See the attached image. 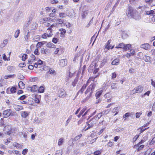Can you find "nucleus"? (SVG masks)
Segmentation results:
<instances>
[{
    "instance_id": "1",
    "label": "nucleus",
    "mask_w": 155,
    "mask_h": 155,
    "mask_svg": "<svg viewBox=\"0 0 155 155\" xmlns=\"http://www.w3.org/2000/svg\"><path fill=\"white\" fill-rule=\"evenodd\" d=\"M126 14L128 17H131L136 20H140L141 18L140 13L130 6H129L126 10Z\"/></svg>"
},
{
    "instance_id": "2",
    "label": "nucleus",
    "mask_w": 155,
    "mask_h": 155,
    "mask_svg": "<svg viewBox=\"0 0 155 155\" xmlns=\"http://www.w3.org/2000/svg\"><path fill=\"white\" fill-rule=\"evenodd\" d=\"M153 10H151L149 11H145L144 14L150 15V16L152 17L151 18V20L153 22H155V13H154Z\"/></svg>"
},
{
    "instance_id": "3",
    "label": "nucleus",
    "mask_w": 155,
    "mask_h": 155,
    "mask_svg": "<svg viewBox=\"0 0 155 155\" xmlns=\"http://www.w3.org/2000/svg\"><path fill=\"white\" fill-rule=\"evenodd\" d=\"M96 86V84L94 83L92 84H91L89 85V87L91 88V92H90L89 96H87L86 98H85V99L84 100V101L85 100V101H86L91 96V94L94 90Z\"/></svg>"
},
{
    "instance_id": "4",
    "label": "nucleus",
    "mask_w": 155,
    "mask_h": 155,
    "mask_svg": "<svg viewBox=\"0 0 155 155\" xmlns=\"http://www.w3.org/2000/svg\"><path fill=\"white\" fill-rule=\"evenodd\" d=\"M18 134V130L16 128H12L10 129V137L15 136Z\"/></svg>"
},
{
    "instance_id": "5",
    "label": "nucleus",
    "mask_w": 155,
    "mask_h": 155,
    "mask_svg": "<svg viewBox=\"0 0 155 155\" xmlns=\"http://www.w3.org/2000/svg\"><path fill=\"white\" fill-rule=\"evenodd\" d=\"M11 107L14 108L17 111H19L23 109V107L22 106L20 105H15L14 104H12Z\"/></svg>"
},
{
    "instance_id": "6",
    "label": "nucleus",
    "mask_w": 155,
    "mask_h": 155,
    "mask_svg": "<svg viewBox=\"0 0 155 155\" xmlns=\"http://www.w3.org/2000/svg\"><path fill=\"white\" fill-rule=\"evenodd\" d=\"M7 80H4L2 78L0 79V87H2L7 85Z\"/></svg>"
},
{
    "instance_id": "7",
    "label": "nucleus",
    "mask_w": 155,
    "mask_h": 155,
    "mask_svg": "<svg viewBox=\"0 0 155 155\" xmlns=\"http://www.w3.org/2000/svg\"><path fill=\"white\" fill-rule=\"evenodd\" d=\"M60 93L59 94V97H60L64 98L67 95L66 92L64 91V89H61L60 90Z\"/></svg>"
},
{
    "instance_id": "8",
    "label": "nucleus",
    "mask_w": 155,
    "mask_h": 155,
    "mask_svg": "<svg viewBox=\"0 0 155 155\" xmlns=\"http://www.w3.org/2000/svg\"><path fill=\"white\" fill-rule=\"evenodd\" d=\"M143 87L141 86H139L135 87L133 91H135L136 93H140L143 91Z\"/></svg>"
},
{
    "instance_id": "9",
    "label": "nucleus",
    "mask_w": 155,
    "mask_h": 155,
    "mask_svg": "<svg viewBox=\"0 0 155 155\" xmlns=\"http://www.w3.org/2000/svg\"><path fill=\"white\" fill-rule=\"evenodd\" d=\"M135 54V51L134 50L131 49L130 51V53H127L126 55L125 56L128 58H129L131 56H133Z\"/></svg>"
},
{
    "instance_id": "10",
    "label": "nucleus",
    "mask_w": 155,
    "mask_h": 155,
    "mask_svg": "<svg viewBox=\"0 0 155 155\" xmlns=\"http://www.w3.org/2000/svg\"><path fill=\"white\" fill-rule=\"evenodd\" d=\"M140 47L145 49V50H147L150 49V45L149 44L146 43L141 45L140 46Z\"/></svg>"
},
{
    "instance_id": "11",
    "label": "nucleus",
    "mask_w": 155,
    "mask_h": 155,
    "mask_svg": "<svg viewBox=\"0 0 155 155\" xmlns=\"http://www.w3.org/2000/svg\"><path fill=\"white\" fill-rule=\"evenodd\" d=\"M3 117L7 118L10 116V109L6 110L4 111L3 113Z\"/></svg>"
},
{
    "instance_id": "12",
    "label": "nucleus",
    "mask_w": 155,
    "mask_h": 155,
    "mask_svg": "<svg viewBox=\"0 0 155 155\" xmlns=\"http://www.w3.org/2000/svg\"><path fill=\"white\" fill-rule=\"evenodd\" d=\"M67 64V61L65 59H62L59 62V64L61 67H63L66 66Z\"/></svg>"
},
{
    "instance_id": "13",
    "label": "nucleus",
    "mask_w": 155,
    "mask_h": 155,
    "mask_svg": "<svg viewBox=\"0 0 155 155\" xmlns=\"http://www.w3.org/2000/svg\"><path fill=\"white\" fill-rule=\"evenodd\" d=\"M89 123L93 126L95 124L96 122V116L92 118L90 120L88 121Z\"/></svg>"
},
{
    "instance_id": "14",
    "label": "nucleus",
    "mask_w": 155,
    "mask_h": 155,
    "mask_svg": "<svg viewBox=\"0 0 155 155\" xmlns=\"http://www.w3.org/2000/svg\"><path fill=\"white\" fill-rule=\"evenodd\" d=\"M10 127L9 125L6 126L5 127L3 131L5 132V133L8 135L10 134Z\"/></svg>"
},
{
    "instance_id": "15",
    "label": "nucleus",
    "mask_w": 155,
    "mask_h": 155,
    "mask_svg": "<svg viewBox=\"0 0 155 155\" xmlns=\"http://www.w3.org/2000/svg\"><path fill=\"white\" fill-rule=\"evenodd\" d=\"M87 85V84H84L83 86L81 88L77 93V94L78 95L79 93H81V94H82L83 93L84 89L86 88Z\"/></svg>"
},
{
    "instance_id": "16",
    "label": "nucleus",
    "mask_w": 155,
    "mask_h": 155,
    "mask_svg": "<svg viewBox=\"0 0 155 155\" xmlns=\"http://www.w3.org/2000/svg\"><path fill=\"white\" fill-rule=\"evenodd\" d=\"M143 59L146 62H151V58L148 56L147 55H144L143 57Z\"/></svg>"
},
{
    "instance_id": "17",
    "label": "nucleus",
    "mask_w": 155,
    "mask_h": 155,
    "mask_svg": "<svg viewBox=\"0 0 155 155\" xmlns=\"http://www.w3.org/2000/svg\"><path fill=\"white\" fill-rule=\"evenodd\" d=\"M56 21H56L57 22V23L58 24H63L64 22V20L60 19L59 18H56L55 19ZM54 19H53L52 21L54 22L55 21L54 20Z\"/></svg>"
},
{
    "instance_id": "18",
    "label": "nucleus",
    "mask_w": 155,
    "mask_h": 155,
    "mask_svg": "<svg viewBox=\"0 0 155 155\" xmlns=\"http://www.w3.org/2000/svg\"><path fill=\"white\" fill-rule=\"evenodd\" d=\"M68 15L71 17H74L75 16V13L74 10L73 9L70 10Z\"/></svg>"
},
{
    "instance_id": "19",
    "label": "nucleus",
    "mask_w": 155,
    "mask_h": 155,
    "mask_svg": "<svg viewBox=\"0 0 155 155\" xmlns=\"http://www.w3.org/2000/svg\"><path fill=\"white\" fill-rule=\"evenodd\" d=\"M18 86L20 88L23 89L25 87V84L22 81H20L18 83Z\"/></svg>"
},
{
    "instance_id": "20",
    "label": "nucleus",
    "mask_w": 155,
    "mask_h": 155,
    "mask_svg": "<svg viewBox=\"0 0 155 155\" xmlns=\"http://www.w3.org/2000/svg\"><path fill=\"white\" fill-rule=\"evenodd\" d=\"M8 41L7 39H5L3 41V42H2L0 44V47L1 48H3L7 44Z\"/></svg>"
},
{
    "instance_id": "21",
    "label": "nucleus",
    "mask_w": 155,
    "mask_h": 155,
    "mask_svg": "<svg viewBox=\"0 0 155 155\" xmlns=\"http://www.w3.org/2000/svg\"><path fill=\"white\" fill-rule=\"evenodd\" d=\"M88 13L87 11H85L82 12L81 13V16L82 19H84L85 18L86 15H87Z\"/></svg>"
},
{
    "instance_id": "22",
    "label": "nucleus",
    "mask_w": 155,
    "mask_h": 155,
    "mask_svg": "<svg viewBox=\"0 0 155 155\" xmlns=\"http://www.w3.org/2000/svg\"><path fill=\"white\" fill-rule=\"evenodd\" d=\"M119 62V59L116 58L111 63V64L113 65H116Z\"/></svg>"
},
{
    "instance_id": "23",
    "label": "nucleus",
    "mask_w": 155,
    "mask_h": 155,
    "mask_svg": "<svg viewBox=\"0 0 155 155\" xmlns=\"http://www.w3.org/2000/svg\"><path fill=\"white\" fill-rule=\"evenodd\" d=\"M46 43V42L43 41L42 42H38L36 45V47L37 48H40L41 46Z\"/></svg>"
},
{
    "instance_id": "24",
    "label": "nucleus",
    "mask_w": 155,
    "mask_h": 155,
    "mask_svg": "<svg viewBox=\"0 0 155 155\" xmlns=\"http://www.w3.org/2000/svg\"><path fill=\"white\" fill-rule=\"evenodd\" d=\"M103 92V91L101 90L97 92L95 95V96L97 97V98H99L101 94Z\"/></svg>"
},
{
    "instance_id": "25",
    "label": "nucleus",
    "mask_w": 155,
    "mask_h": 155,
    "mask_svg": "<svg viewBox=\"0 0 155 155\" xmlns=\"http://www.w3.org/2000/svg\"><path fill=\"white\" fill-rule=\"evenodd\" d=\"M131 45L130 44H124V46L123 48V49L125 51L130 49V48L131 47Z\"/></svg>"
},
{
    "instance_id": "26",
    "label": "nucleus",
    "mask_w": 155,
    "mask_h": 155,
    "mask_svg": "<svg viewBox=\"0 0 155 155\" xmlns=\"http://www.w3.org/2000/svg\"><path fill=\"white\" fill-rule=\"evenodd\" d=\"M124 46V44L123 43H121L118 44V45H117L115 47L116 48H123Z\"/></svg>"
},
{
    "instance_id": "27",
    "label": "nucleus",
    "mask_w": 155,
    "mask_h": 155,
    "mask_svg": "<svg viewBox=\"0 0 155 155\" xmlns=\"http://www.w3.org/2000/svg\"><path fill=\"white\" fill-rule=\"evenodd\" d=\"M38 91L39 93H43L44 91V87L43 86H41L39 88H38Z\"/></svg>"
},
{
    "instance_id": "28",
    "label": "nucleus",
    "mask_w": 155,
    "mask_h": 155,
    "mask_svg": "<svg viewBox=\"0 0 155 155\" xmlns=\"http://www.w3.org/2000/svg\"><path fill=\"white\" fill-rule=\"evenodd\" d=\"M16 91V86L12 87L10 88V92L12 93H15Z\"/></svg>"
},
{
    "instance_id": "29",
    "label": "nucleus",
    "mask_w": 155,
    "mask_h": 155,
    "mask_svg": "<svg viewBox=\"0 0 155 155\" xmlns=\"http://www.w3.org/2000/svg\"><path fill=\"white\" fill-rule=\"evenodd\" d=\"M32 92H36L38 89V87L36 85H34L32 86Z\"/></svg>"
},
{
    "instance_id": "30",
    "label": "nucleus",
    "mask_w": 155,
    "mask_h": 155,
    "mask_svg": "<svg viewBox=\"0 0 155 155\" xmlns=\"http://www.w3.org/2000/svg\"><path fill=\"white\" fill-rule=\"evenodd\" d=\"M78 78H77V77H76L75 78L74 81L72 82V85L73 86V87H74L76 85V84L78 82Z\"/></svg>"
},
{
    "instance_id": "31",
    "label": "nucleus",
    "mask_w": 155,
    "mask_h": 155,
    "mask_svg": "<svg viewBox=\"0 0 155 155\" xmlns=\"http://www.w3.org/2000/svg\"><path fill=\"white\" fill-rule=\"evenodd\" d=\"M117 85L116 83H112L111 84V88L113 89L117 88Z\"/></svg>"
},
{
    "instance_id": "32",
    "label": "nucleus",
    "mask_w": 155,
    "mask_h": 155,
    "mask_svg": "<svg viewBox=\"0 0 155 155\" xmlns=\"http://www.w3.org/2000/svg\"><path fill=\"white\" fill-rule=\"evenodd\" d=\"M111 42V40H108L106 43V45L105 46V48L107 49L108 50L110 49V46L109 45H110V44Z\"/></svg>"
},
{
    "instance_id": "33",
    "label": "nucleus",
    "mask_w": 155,
    "mask_h": 155,
    "mask_svg": "<svg viewBox=\"0 0 155 155\" xmlns=\"http://www.w3.org/2000/svg\"><path fill=\"white\" fill-rule=\"evenodd\" d=\"M2 58L5 61H9L10 60V59H9V56L7 58V56L5 54H3Z\"/></svg>"
},
{
    "instance_id": "34",
    "label": "nucleus",
    "mask_w": 155,
    "mask_h": 155,
    "mask_svg": "<svg viewBox=\"0 0 155 155\" xmlns=\"http://www.w3.org/2000/svg\"><path fill=\"white\" fill-rule=\"evenodd\" d=\"M29 33V31H28V32L26 31L25 33V41H27L28 37H29V35H28V33Z\"/></svg>"
},
{
    "instance_id": "35",
    "label": "nucleus",
    "mask_w": 155,
    "mask_h": 155,
    "mask_svg": "<svg viewBox=\"0 0 155 155\" xmlns=\"http://www.w3.org/2000/svg\"><path fill=\"white\" fill-rule=\"evenodd\" d=\"M21 115L22 117L25 118L28 116V114L27 112L24 111L21 113Z\"/></svg>"
},
{
    "instance_id": "36",
    "label": "nucleus",
    "mask_w": 155,
    "mask_h": 155,
    "mask_svg": "<svg viewBox=\"0 0 155 155\" xmlns=\"http://www.w3.org/2000/svg\"><path fill=\"white\" fill-rule=\"evenodd\" d=\"M19 33H20L19 30H17L15 32V34L14 36H15V38H17L18 37Z\"/></svg>"
},
{
    "instance_id": "37",
    "label": "nucleus",
    "mask_w": 155,
    "mask_h": 155,
    "mask_svg": "<svg viewBox=\"0 0 155 155\" xmlns=\"http://www.w3.org/2000/svg\"><path fill=\"white\" fill-rule=\"evenodd\" d=\"M59 31H61L62 32L61 33V35H64V34H65L66 33V30L65 29L63 28H61L59 29Z\"/></svg>"
},
{
    "instance_id": "38",
    "label": "nucleus",
    "mask_w": 155,
    "mask_h": 155,
    "mask_svg": "<svg viewBox=\"0 0 155 155\" xmlns=\"http://www.w3.org/2000/svg\"><path fill=\"white\" fill-rule=\"evenodd\" d=\"M63 139L61 138L60 139L58 140V145L59 146H61L63 143Z\"/></svg>"
},
{
    "instance_id": "39",
    "label": "nucleus",
    "mask_w": 155,
    "mask_h": 155,
    "mask_svg": "<svg viewBox=\"0 0 155 155\" xmlns=\"http://www.w3.org/2000/svg\"><path fill=\"white\" fill-rule=\"evenodd\" d=\"M96 38L95 37V36H94V35H93L91 38V42H92V41L94 40L93 41V42L92 43V45H93L94 44V42H95V41L96 40Z\"/></svg>"
},
{
    "instance_id": "40",
    "label": "nucleus",
    "mask_w": 155,
    "mask_h": 155,
    "mask_svg": "<svg viewBox=\"0 0 155 155\" xmlns=\"http://www.w3.org/2000/svg\"><path fill=\"white\" fill-rule=\"evenodd\" d=\"M27 55L26 54H24L22 56V59L23 61H25L27 58Z\"/></svg>"
},
{
    "instance_id": "41",
    "label": "nucleus",
    "mask_w": 155,
    "mask_h": 155,
    "mask_svg": "<svg viewBox=\"0 0 155 155\" xmlns=\"http://www.w3.org/2000/svg\"><path fill=\"white\" fill-rule=\"evenodd\" d=\"M110 93H107L104 95V97L105 98H108L110 97Z\"/></svg>"
},
{
    "instance_id": "42",
    "label": "nucleus",
    "mask_w": 155,
    "mask_h": 155,
    "mask_svg": "<svg viewBox=\"0 0 155 155\" xmlns=\"http://www.w3.org/2000/svg\"><path fill=\"white\" fill-rule=\"evenodd\" d=\"M34 53L36 55H39L40 53L38 51V48H36L35 49V51H34Z\"/></svg>"
},
{
    "instance_id": "43",
    "label": "nucleus",
    "mask_w": 155,
    "mask_h": 155,
    "mask_svg": "<svg viewBox=\"0 0 155 155\" xmlns=\"http://www.w3.org/2000/svg\"><path fill=\"white\" fill-rule=\"evenodd\" d=\"M148 128H149V127H148L147 128H144L143 127H141L140 128V132L141 133H142L144 131H145V130H146V129H147Z\"/></svg>"
},
{
    "instance_id": "44",
    "label": "nucleus",
    "mask_w": 155,
    "mask_h": 155,
    "mask_svg": "<svg viewBox=\"0 0 155 155\" xmlns=\"http://www.w3.org/2000/svg\"><path fill=\"white\" fill-rule=\"evenodd\" d=\"M107 59H104L101 63V65L104 66L107 62Z\"/></svg>"
},
{
    "instance_id": "45",
    "label": "nucleus",
    "mask_w": 155,
    "mask_h": 155,
    "mask_svg": "<svg viewBox=\"0 0 155 155\" xmlns=\"http://www.w3.org/2000/svg\"><path fill=\"white\" fill-rule=\"evenodd\" d=\"M54 72V71L50 68L49 69V71H48L47 73H49L51 74H53Z\"/></svg>"
},
{
    "instance_id": "46",
    "label": "nucleus",
    "mask_w": 155,
    "mask_h": 155,
    "mask_svg": "<svg viewBox=\"0 0 155 155\" xmlns=\"http://www.w3.org/2000/svg\"><path fill=\"white\" fill-rule=\"evenodd\" d=\"M26 98V96L25 95H23L19 97L18 98V100H23L25 99Z\"/></svg>"
},
{
    "instance_id": "47",
    "label": "nucleus",
    "mask_w": 155,
    "mask_h": 155,
    "mask_svg": "<svg viewBox=\"0 0 155 155\" xmlns=\"http://www.w3.org/2000/svg\"><path fill=\"white\" fill-rule=\"evenodd\" d=\"M28 152V150L27 149H25L23 150L22 151V154L23 155H25Z\"/></svg>"
},
{
    "instance_id": "48",
    "label": "nucleus",
    "mask_w": 155,
    "mask_h": 155,
    "mask_svg": "<svg viewBox=\"0 0 155 155\" xmlns=\"http://www.w3.org/2000/svg\"><path fill=\"white\" fill-rule=\"evenodd\" d=\"M35 101L36 103H39L40 102V100L39 98L37 96L35 97Z\"/></svg>"
},
{
    "instance_id": "49",
    "label": "nucleus",
    "mask_w": 155,
    "mask_h": 155,
    "mask_svg": "<svg viewBox=\"0 0 155 155\" xmlns=\"http://www.w3.org/2000/svg\"><path fill=\"white\" fill-rule=\"evenodd\" d=\"M58 39L56 38H54L52 40V42L55 44H56L58 42Z\"/></svg>"
},
{
    "instance_id": "50",
    "label": "nucleus",
    "mask_w": 155,
    "mask_h": 155,
    "mask_svg": "<svg viewBox=\"0 0 155 155\" xmlns=\"http://www.w3.org/2000/svg\"><path fill=\"white\" fill-rule=\"evenodd\" d=\"M142 114V113L137 112L136 113V117L137 118H139L140 117V115Z\"/></svg>"
},
{
    "instance_id": "51",
    "label": "nucleus",
    "mask_w": 155,
    "mask_h": 155,
    "mask_svg": "<svg viewBox=\"0 0 155 155\" xmlns=\"http://www.w3.org/2000/svg\"><path fill=\"white\" fill-rule=\"evenodd\" d=\"M47 50H48V49H45L44 48H41V52L42 54H45V51H46Z\"/></svg>"
},
{
    "instance_id": "52",
    "label": "nucleus",
    "mask_w": 155,
    "mask_h": 155,
    "mask_svg": "<svg viewBox=\"0 0 155 155\" xmlns=\"http://www.w3.org/2000/svg\"><path fill=\"white\" fill-rule=\"evenodd\" d=\"M31 58L32 60H33L34 61H35L36 59V58L35 56L33 54H31Z\"/></svg>"
},
{
    "instance_id": "53",
    "label": "nucleus",
    "mask_w": 155,
    "mask_h": 155,
    "mask_svg": "<svg viewBox=\"0 0 155 155\" xmlns=\"http://www.w3.org/2000/svg\"><path fill=\"white\" fill-rule=\"evenodd\" d=\"M130 114L129 113H126L123 116V118H125L126 117H128L129 116H130Z\"/></svg>"
},
{
    "instance_id": "54",
    "label": "nucleus",
    "mask_w": 155,
    "mask_h": 155,
    "mask_svg": "<svg viewBox=\"0 0 155 155\" xmlns=\"http://www.w3.org/2000/svg\"><path fill=\"white\" fill-rule=\"evenodd\" d=\"M65 14L64 13L61 12L59 13V16L61 18H63L65 17Z\"/></svg>"
},
{
    "instance_id": "55",
    "label": "nucleus",
    "mask_w": 155,
    "mask_h": 155,
    "mask_svg": "<svg viewBox=\"0 0 155 155\" xmlns=\"http://www.w3.org/2000/svg\"><path fill=\"white\" fill-rule=\"evenodd\" d=\"M139 136L138 135H136L133 138V141L134 142L138 138Z\"/></svg>"
},
{
    "instance_id": "56",
    "label": "nucleus",
    "mask_w": 155,
    "mask_h": 155,
    "mask_svg": "<svg viewBox=\"0 0 155 155\" xmlns=\"http://www.w3.org/2000/svg\"><path fill=\"white\" fill-rule=\"evenodd\" d=\"M79 139V138L77 136L76 137H75L74 139H71L70 140L71 141H73V140L74 141H76V140H78Z\"/></svg>"
},
{
    "instance_id": "57",
    "label": "nucleus",
    "mask_w": 155,
    "mask_h": 155,
    "mask_svg": "<svg viewBox=\"0 0 155 155\" xmlns=\"http://www.w3.org/2000/svg\"><path fill=\"white\" fill-rule=\"evenodd\" d=\"M91 88L89 87V86L88 87L86 91H85V94H87L88 92H89L91 91Z\"/></svg>"
},
{
    "instance_id": "58",
    "label": "nucleus",
    "mask_w": 155,
    "mask_h": 155,
    "mask_svg": "<svg viewBox=\"0 0 155 155\" xmlns=\"http://www.w3.org/2000/svg\"><path fill=\"white\" fill-rule=\"evenodd\" d=\"M91 88L89 87V86L88 87L86 91H85V94H87L88 92H89L91 91Z\"/></svg>"
},
{
    "instance_id": "59",
    "label": "nucleus",
    "mask_w": 155,
    "mask_h": 155,
    "mask_svg": "<svg viewBox=\"0 0 155 155\" xmlns=\"http://www.w3.org/2000/svg\"><path fill=\"white\" fill-rule=\"evenodd\" d=\"M86 107L84 108L80 111L81 114H82L86 110Z\"/></svg>"
},
{
    "instance_id": "60",
    "label": "nucleus",
    "mask_w": 155,
    "mask_h": 155,
    "mask_svg": "<svg viewBox=\"0 0 155 155\" xmlns=\"http://www.w3.org/2000/svg\"><path fill=\"white\" fill-rule=\"evenodd\" d=\"M18 78L20 79L23 80L24 79L25 77L23 75L20 74L19 75Z\"/></svg>"
},
{
    "instance_id": "61",
    "label": "nucleus",
    "mask_w": 155,
    "mask_h": 155,
    "mask_svg": "<svg viewBox=\"0 0 155 155\" xmlns=\"http://www.w3.org/2000/svg\"><path fill=\"white\" fill-rule=\"evenodd\" d=\"M25 64L24 63H20L19 64V66L20 67L23 68L25 66Z\"/></svg>"
},
{
    "instance_id": "62",
    "label": "nucleus",
    "mask_w": 155,
    "mask_h": 155,
    "mask_svg": "<svg viewBox=\"0 0 155 155\" xmlns=\"http://www.w3.org/2000/svg\"><path fill=\"white\" fill-rule=\"evenodd\" d=\"M58 1L57 0H51V3L52 4H56L58 3Z\"/></svg>"
},
{
    "instance_id": "63",
    "label": "nucleus",
    "mask_w": 155,
    "mask_h": 155,
    "mask_svg": "<svg viewBox=\"0 0 155 155\" xmlns=\"http://www.w3.org/2000/svg\"><path fill=\"white\" fill-rule=\"evenodd\" d=\"M49 68L48 67L45 66L43 68H42L44 71H47L49 70Z\"/></svg>"
},
{
    "instance_id": "64",
    "label": "nucleus",
    "mask_w": 155,
    "mask_h": 155,
    "mask_svg": "<svg viewBox=\"0 0 155 155\" xmlns=\"http://www.w3.org/2000/svg\"><path fill=\"white\" fill-rule=\"evenodd\" d=\"M94 153L95 155H99L101 153L100 152L99 150H97Z\"/></svg>"
}]
</instances>
